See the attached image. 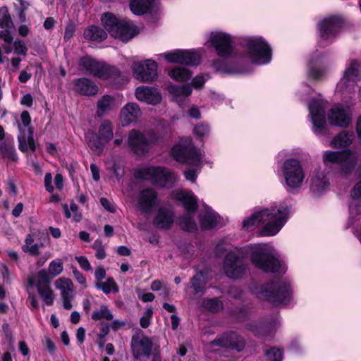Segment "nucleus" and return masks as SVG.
<instances>
[{
  "instance_id": "a19ab883",
  "label": "nucleus",
  "mask_w": 361,
  "mask_h": 361,
  "mask_svg": "<svg viewBox=\"0 0 361 361\" xmlns=\"http://www.w3.org/2000/svg\"><path fill=\"white\" fill-rule=\"evenodd\" d=\"M206 283L207 281L202 272L200 271L197 273L191 279V285L194 290V295L203 293L205 290Z\"/></svg>"
},
{
  "instance_id": "f03ea898",
  "label": "nucleus",
  "mask_w": 361,
  "mask_h": 361,
  "mask_svg": "<svg viewBox=\"0 0 361 361\" xmlns=\"http://www.w3.org/2000/svg\"><path fill=\"white\" fill-rule=\"evenodd\" d=\"M252 292L258 298L275 305L286 303L289 300L290 295L289 283L281 281L268 283L263 286H254Z\"/></svg>"
},
{
  "instance_id": "774afa93",
  "label": "nucleus",
  "mask_w": 361,
  "mask_h": 361,
  "mask_svg": "<svg viewBox=\"0 0 361 361\" xmlns=\"http://www.w3.org/2000/svg\"><path fill=\"white\" fill-rule=\"evenodd\" d=\"M20 118H21L23 124L25 127H27L30 126V122H31V118H30V115L28 111H23L20 115Z\"/></svg>"
},
{
  "instance_id": "cd10ccee",
  "label": "nucleus",
  "mask_w": 361,
  "mask_h": 361,
  "mask_svg": "<svg viewBox=\"0 0 361 361\" xmlns=\"http://www.w3.org/2000/svg\"><path fill=\"white\" fill-rule=\"evenodd\" d=\"M173 222L171 211L161 208L154 219V224L160 228H169Z\"/></svg>"
},
{
  "instance_id": "c756f323",
  "label": "nucleus",
  "mask_w": 361,
  "mask_h": 361,
  "mask_svg": "<svg viewBox=\"0 0 361 361\" xmlns=\"http://www.w3.org/2000/svg\"><path fill=\"white\" fill-rule=\"evenodd\" d=\"M353 202L350 206V212L351 215L361 214V180L358 182L353 188L351 192Z\"/></svg>"
},
{
  "instance_id": "72a5a7b5",
  "label": "nucleus",
  "mask_w": 361,
  "mask_h": 361,
  "mask_svg": "<svg viewBox=\"0 0 361 361\" xmlns=\"http://www.w3.org/2000/svg\"><path fill=\"white\" fill-rule=\"evenodd\" d=\"M118 28L116 35H114V37L122 41H128L136 35L133 26L126 21H121Z\"/></svg>"
},
{
  "instance_id": "680f3d73",
  "label": "nucleus",
  "mask_w": 361,
  "mask_h": 361,
  "mask_svg": "<svg viewBox=\"0 0 361 361\" xmlns=\"http://www.w3.org/2000/svg\"><path fill=\"white\" fill-rule=\"evenodd\" d=\"M75 259L85 271H90L92 269L91 264L86 257L78 256L75 257Z\"/></svg>"
},
{
  "instance_id": "4d7b16f0",
  "label": "nucleus",
  "mask_w": 361,
  "mask_h": 361,
  "mask_svg": "<svg viewBox=\"0 0 361 361\" xmlns=\"http://www.w3.org/2000/svg\"><path fill=\"white\" fill-rule=\"evenodd\" d=\"M102 139L98 136L97 137H93L89 140V145L92 149L98 150V153H100L104 148V144Z\"/></svg>"
},
{
  "instance_id": "1a4fd4ad",
  "label": "nucleus",
  "mask_w": 361,
  "mask_h": 361,
  "mask_svg": "<svg viewBox=\"0 0 361 361\" xmlns=\"http://www.w3.org/2000/svg\"><path fill=\"white\" fill-rule=\"evenodd\" d=\"M223 268L227 276L236 279L243 275L245 264L242 256L235 251H230L226 254Z\"/></svg>"
},
{
  "instance_id": "3c124183",
  "label": "nucleus",
  "mask_w": 361,
  "mask_h": 361,
  "mask_svg": "<svg viewBox=\"0 0 361 361\" xmlns=\"http://www.w3.org/2000/svg\"><path fill=\"white\" fill-rule=\"evenodd\" d=\"M63 270V265L62 259H56L51 261L48 268V274H51L53 277L59 275Z\"/></svg>"
},
{
  "instance_id": "473e14b6",
  "label": "nucleus",
  "mask_w": 361,
  "mask_h": 361,
  "mask_svg": "<svg viewBox=\"0 0 361 361\" xmlns=\"http://www.w3.org/2000/svg\"><path fill=\"white\" fill-rule=\"evenodd\" d=\"M83 36L87 40L102 42L106 39L107 34L101 27L96 25H90L85 28Z\"/></svg>"
},
{
  "instance_id": "bb28decb",
  "label": "nucleus",
  "mask_w": 361,
  "mask_h": 361,
  "mask_svg": "<svg viewBox=\"0 0 361 361\" xmlns=\"http://www.w3.org/2000/svg\"><path fill=\"white\" fill-rule=\"evenodd\" d=\"M213 345H219L222 347H231L235 348L238 351L243 350L245 343L243 338L236 335H231L230 339L227 338H219L212 342Z\"/></svg>"
},
{
  "instance_id": "9b49d317",
  "label": "nucleus",
  "mask_w": 361,
  "mask_h": 361,
  "mask_svg": "<svg viewBox=\"0 0 361 361\" xmlns=\"http://www.w3.org/2000/svg\"><path fill=\"white\" fill-rule=\"evenodd\" d=\"M209 41L219 56L228 58L231 56L233 47L230 35L224 32H213L210 34Z\"/></svg>"
},
{
  "instance_id": "5701e85b",
  "label": "nucleus",
  "mask_w": 361,
  "mask_h": 361,
  "mask_svg": "<svg viewBox=\"0 0 361 361\" xmlns=\"http://www.w3.org/2000/svg\"><path fill=\"white\" fill-rule=\"evenodd\" d=\"M360 70L361 66L357 61H353L350 67L345 71L339 85H345L346 87L353 86L357 80H360Z\"/></svg>"
},
{
  "instance_id": "aec40b11",
  "label": "nucleus",
  "mask_w": 361,
  "mask_h": 361,
  "mask_svg": "<svg viewBox=\"0 0 361 361\" xmlns=\"http://www.w3.org/2000/svg\"><path fill=\"white\" fill-rule=\"evenodd\" d=\"M54 284L56 288L61 290L63 307L66 310H71L73 307L71 300L73 298L74 291L73 282L69 279L60 278L56 280Z\"/></svg>"
},
{
  "instance_id": "412c9836",
  "label": "nucleus",
  "mask_w": 361,
  "mask_h": 361,
  "mask_svg": "<svg viewBox=\"0 0 361 361\" xmlns=\"http://www.w3.org/2000/svg\"><path fill=\"white\" fill-rule=\"evenodd\" d=\"M35 233L28 234L25 240V245L22 247L25 252L29 253L32 256H38L40 255L39 248L44 247L49 242V238L47 233H42L40 235L42 242L40 243H34V236Z\"/></svg>"
},
{
  "instance_id": "6e6552de",
  "label": "nucleus",
  "mask_w": 361,
  "mask_h": 361,
  "mask_svg": "<svg viewBox=\"0 0 361 361\" xmlns=\"http://www.w3.org/2000/svg\"><path fill=\"white\" fill-rule=\"evenodd\" d=\"M247 47L256 63L263 64L270 61L271 50L269 46L261 38L248 39Z\"/></svg>"
},
{
  "instance_id": "603ef678",
  "label": "nucleus",
  "mask_w": 361,
  "mask_h": 361,
  "mask_svg": "<svg viewBox=\"0 0 361 361\" xmlns=\"http://www.w3.org/2000/svg\"><path fill=\"white\" fill-rule=\"evenodd\" d=\"M265 355L269 361H281L283 359L281 350L274 347L267 350Z\"/></svg>"
},
{
  "instance_id": "a211bd4d",
  "label": "nucleus",
  "mask_w": 361,
  "mask_h": 361,
  "mask_svg": "<svg viewBox=\"0 0 361 361\" xmlns=\"http://www.w3.org/2000/svg\"><path fill=\"white\" fill-rule=\"evenodd\" d=\"M309 110L312 116L313 130L316 134H321L326 127L324 110L321 103L316 99L311 100Z\"/></svg>"
},
{
  "instance_id": "0e129e2a",
  "label": "nucleus",
  "mask_w": 361,
  "mask_h": 361,
  "mask_svg": "<svg viewBox=\"0 0 361 361\" xmlns=\"http://www.w3.org/2000/svg\"><path fill=\"white\" fill-rule=\"evenodd\" d=\"M73 273L74 277L76 279V281L79 283H80V284L83 285L85 287H86V285H85L86 279L83 276V274L81 272H80L77 269H73Z\"/></svg>"
},
{
  "instance_id": "b1692460",
  "label": "nucleus",
  "mask_w": 361,
  "mask_h": 361,
  "mask_svg": "<svg viewBox=\"0 0 361 361\" xmlns=\"http://www.w3.org/2000/svg\"><path fill=\"white\" fill-rule=\"evenodd\" d=\"M141 115V111L136 103H128L124 106L120 113V118L124 125L136 121Z\"/></svg>"
},
{
  "instance_id": "37998d69",
  "label": "nucleus",
  "mask_w": 361,
  "mask_h": 361,
  "mask_svg": "<svg viewBox=\"0 0 361 361\" xmlns=\"http://www.w3.org/2000/svg\"><path fill=\"white\" fill-rule=\"evenodd\" d=\"M200 221L202 229L209 230L217 224V216L213 212H206L201 215Z\"/></svg>"
},
{
  "instance_id": "4468645a",
  "label": "nucleus",
  "mask_w": 361,
  "mask_h": 361,
  "mask_svg": "<svg viewBox=\"0 0 361 361\" xmlns=\"http://www.w3.org/2000/svg\"><path fill=\"white\" fill-rule=\"evenodd\" d=\"M164 58L169 62L197 66L201 61V55L197 51L176 50L164 54Z\"/></svg>"
},
{
  "instance_id": "5fc2aeb1",
  "label": "nucleus",
  "mask_w": 361,
  "mask_h": 361,
  "mask_svg": "<svg viewBox=\"0 0 361 361\" xmlns=\"http://www.w3.org/2000/svg\"><path fill=\"white\" fill-rule=\"evenodd\" d=\"M4 13L0 19V27L2 28H11L13 27V23L10 13L6 7L4 8Z\"/></svg>"
},
{
  "instance_id": "13d9d810",
  "label": "nucleus",
  "mask_w": 361,
  "mask_h": 361,
  "mask_svg": "<svg viewBox=\"0 0 361 361\" xmlns=\"http://www.w3.org/2000/svg\"><path fill=\"white\" fill-rule=\"evenodd\" d=\"M92 247L96 250L95 256L98 259H103L106 257V252L104 247L102 245L101 242L96 241L92 245Z\"/></svg>"
},
{
  "instance_id": "4c0bfd02",
  "label": "nucleus",
  "mask_w": 361,
  "mask_h": 361,
  "mask_svg": "<svg viewBox=\"0 0 361 361\" xmlns=\"http://www.w3.org/2000/svg\"><path fill=\"white\" fill-rule=\"evenodd\" d=\"M169 92L172 95L173 100L176 102H180L182 99L190 95L192 89L188 85L181 86L173 85L169 87Z\"/></svg>"
},
{
  "instance_id": "7c9ffc66",
  "label": "nucleus",
  "mask_w": 361,
  "mask_h": 361,
  "mask_svg": "<svg viewBox=\"0 0 361 361\" xmlns=\"http://www.w3.org/2000/svg\"><path fill=\"white\" fill-rule=\"evenodd\" d=\"M101 20L104 27L109 32L111 36L116 35V30L118 29L120 21L114 14L111 13H105L102 15Z\"/></svg>"
},
{
  "instance_id": "2eb2a0df",
  "label": "nucleus",
  "mask_w": 361,
  "mask_h": 361,
  "mask_svg": "<svg viewBox=\"0 0 361 361\" xmlns=\"http://www.w3.org/2000/svg\"><path fill=\"white\" fill-rule=\"evenodd\" d=\"M127 142L131 150L138 155L147 152L149 149L148 138L142 133L135 129L129 132Z\"/></svg>"
},
{
  "instance_id": "f257e3e1",
  "label": "nucleus",
  "mask_w": 361,
  "mask_h": 361,
  "mask_svg": "<svg viewBox=\"0 0 361 361\" xmlns=\"http://www.w3.org/2000/svg\"><path fill=\"white\" fill-rule=\"evenodd\" d=\"M288 212V207L285 205H280L279 207H274L271 209H263L244 220L243 227L252 229L257 224H265L260 231L261 235H274L281 229L286 222Z\"/></svg>"
},
{
  "instance_id": "bf43d9fd",
  "label": "nucleus",
  "mask_w": 361,
  "mask_h": 361,
  "mask_svg": "<svg viewBox=\"0 0 361 361\" xmlns=\"http://www.w3.org/2000/svg\"><path fill=\"white\" fill-rule=\"evenodd\" d=\"M194 133L200 138L207 137L209 133V128L205 125H198L194 128Z\"/></svg>"
},
{
  "instance_id": "9d476101",
  "label": "nucleus",
  "mask_w": 361,
  "mask_h": 361,
  "mask_svg": "<svg viewBox=\"0 0 361 361\" xmlns=\"http://www.w3.org/2000/svg\"><path fill=\"white\" fill-rule=\"evenodd\" d=\"M132 69L133 77L142 82H151L157 76V64L150 59L133 63Z\"/></svg>"
},
{
  "instance_id": "6ab92c4d",
  "label": "nucleus",
  "mask_w": 361,
  "mask_h": 361,
  "mask_svg": "<svg viewBox=\"0 0 361 361\" xmlns=\"http://www.w3.org/2000/svg\"><path fill=\"white\" fill-rule=\"evenodd\" d=\"M158 204L157 193L153 189H145L140 192L138 207L142 213L145 214H150L152 209Z\"/></svg>"
},
{
  "instance_id": "423d86ee",
  "label": "nucleus",
  "mask_w": 361,
  "mask_h": 361,
  "mask_svg": "<svg viewBox=\"0 0 361 361\" xmlns=\"http://www.w3.org/2000/svg\"><path fill=\"white\" fill-rule=\"evenodd\" d=\"M282 173L286 184L290 189H296L302 185L305 173L298 159H287L283 164Z\"/></svg>"
},
{
  "instance_id": "39448f33",
  "label": "nucleus",
  "mask_w": 361,
  "mask_h": 361,
  "mask_svg": "<svg viewBox=\"0 0 361 361\" xmlns=\"http://www.w3.org/2000/svg\"><path fill=\"white\" fill-rule=\"evenodd\" d=\"M135 177L150 181L160 186L171 185L176 180V175L169 169L161 166H147L138 169Z\"/></svg>"
},
{
  "instance_id": "ea45409f",
  "label": "nucleus",
  "mask_w": 361,
  "mask_h": 361,
  "mask_svg": "<svg viewBox=\"0 0 361 361\" xmlns=\"http://www.w3.org/2000/svg\"><path fill=\"white\" fill-rule=\"evenodd\" d=\"M114 99L111 96L105 95L97 102L98 116H103L108 111L111 109L114 105Z\"/></svg>"
},
{
  "instance_id": "09e8293b",
  "label": "nucleus",
  "mask_w": 361,
  "mask_h": 361,
  "mask_svg": "<svg viewBox=\"0 0 361 361\" xmlns=\"http://www.w3.org/2000/svg\"><path fill=\"white\" fill-rule=\"evenodd\" d=\"M96 287L99 289H102L106 294H109L111 291L115 293L118 292V287L112 278H108L104 282L97 283Z\"/></svg>"
},
{
  "instance_id": "e2e57ef3",
  "label": "nucleus",
  "mask_w": 361,
  "mask_h": 361,
  "mask_svg": "<svg viewBox=\"0 0 361 361\" xmlns=\"http://www.w3.org/2000/svg\"><path fill=\"white\" fill-rule=\"evenodd\" d=\"M101 204L109 212L114 213L116 212V208L114 205L111 204V202L105 197H102L100 199Z\"/></svg>"
},
{
  "instance_id": "69168bd1",
  "label": "nucleus",
  "mask_w": 361,
  "mask_h": 361,
  "mask_svg": "<svg viewBox=\"0 0 361 361\" xmlns=\"http://www.w3.org/2000/svg\"><path fill=\"white\" fill-rule=\"evenodd\" d=\"M51 183H52L51 174L49 173H46L45 176H44V185H45L47 190L49 192H51L54 190V187L52 186Z\"/></svg>"
},
{
  "instance_id": "2f4dec72",
  "label": "nucleus",
  "mask_w": 361,
  "mask_h": 361,
  "mask_svg": "<svg viewBox=\"0 0 361 361\" xmlns=\"http://www.w3.org/2000/svg\"><path fill=\"white\" fill-rule=\"evenodd\" d=\"M353 137L352 132L343 131L334 137L330 145L333 148L347 147L352 144Z\"/></svg>"
},
{
  "instance_id": "c9c22d12",
  "label": "nucleus",
  "mask_w": 361,
  "mask_h": 361,
  "mask_svg": "<svg viewBox=\"0 0 361 361\" xmlns=\"http://www.w3.org/2000/svg\"><path fill=\"white\" fill-rule=\"evenodd\" d=\"M0 154L2 158L8 161L16 160V149L12 139L6 138L0 142Z\"/></svg>"
},
{
  "instance_id": "dca6fc26",
  "label": "nucleus",
  "mask_w": 361,
  "mask_h": 361,
  "mask_svg": "<svg viewBox=\"0 0 361 361\" xmlns=\"http://www.w3.org/2000/svg\"><path fill=\"white\" fill-rule=\"evenodd\" d=\"M343 24V20L338 16L325 18L319 25L321 38L327 40L335 37Z\"/></svg>"
},
{
  "instance_id": "a18cd8bd",
  "label": "nucleus",
  "mask_w": 361,
  "mask_h": 361,
  "mask_svg": "<svg viewBox=\"0 0 361 361\" xmlns=\"http://www.w3.org/2000/svg\"><path fill=\"white\" fill-rule=\"evenodd\" d=\"M92 319L98 321L101 319H106L111 321L114 319V315L106 305H102L99 310L94 311L91 316Z\"/></svg>"
},
{
  "instance_id": "393cba45",
  "label": "nucleus",
  "mask_w": 361,
  "mask_h": 361,
  "mask_svg": "<svg viewBox=\"0 0 361 361\" xmlns=\"http://www.w3.org/2000/svg\"><path fill=\"white\" fill-rule=\"evenodd\" d=\"M74 90L80 94L92 96L98 92V87L90 80L82 78L73 81Z\"/></svg>"
},
{
  "instance_id": "20e7f679",
  "label": "nucleus",
  "mask_w": 361,
  "mask_h": 361,
  "mask_svg": "<svg viewBox=\"0 0 361 361\" xmlns=\"http://www.w3.org/2000/svg\"><path fill=\"white\" fill-rule=\"evenodd\" d=\"M324 163L338 164L340 173L346 176L351 173L358 161V154L349 149L342 152L325 151L322 156Z\"/></svg>"
},
{
  "instance_id": "864d4df0",
  "label": "nucleus",
  "mask_w": 361,
  "mask_h": 361,
  "mask_svg": "<svg viewBox=\"0 0 361 361\" xmlns=\"http://www.w3.org/2000/svg\"><path fill=\"white\" fill-rule=\"evenodd\" d=\"M75 30H76L75 24L73 21L69 20L67 23V25H66V27H65L64 35H63L64 41L65 42L70 41L74 37Z\"/></svg>"
},
{
  "instance_id": "0eeeda50",
  "label": "nucleus",
  "mask_w": 361,
  "mask_h": 361,
  "mask_svg": "<svg viewBox=\"0 0 361 361\" xmlns=\"http://www.w3.org/2000/svg\"><path fill=\"white\" fill-rule=\"evenodd\" d=\"M251 260L255 267L266 272H276L280 268L279 261L266 252L262 245H258L257 250L252 252Z\"/></svg>"
},
{
  "instance_id": "a878e982",
  "label": "nucleus",
  "mask_w": 361,
  "mask_h": 361,
  "mask_svg": "<svg viewBox=\"0 0 361 361\" xmlns=\"http://www.w3.org/2000/svg\"><path fill=\"white\" fill-rule=\"evenodd\" d=\"M120 75V71L115 66L104 62H99L94 76L100 79H116Z\"/></svg>"
},
{
  "instance_id": "052dcab7",
  "label": "nucleus",
  "mask_w": 361,
  "mask_h": 361,
  "mask_svg": "<svg viewBox=\"0 0 361 361\" xmlns=\"http://www.w3.org/2000/svg\"><path fill=\"white\" fill-rule=\"evenodd\" d=\"M0 39L6 44H11L13 42V37L8 29L0 30Z\"/></svg>"
},
{
  "instance_id": "de8ad7c7",
  "label": "nucleus",
  "mask_w": 361,
  "mask_h": 361,
  "mask_svg": "<svg viewBox=\"0 0 361 361\" xmlns=\"http://www.w3.org/2000/svg\"><path fill=\"white\" fill-rule=\"evenodd\" d=\"M169 75L177 81H186L191 78V73L188 68L181 67L172 69Z\"/></svg>"
},
{
  "instance_id": "8fccbe9b",
  "label": "nucleus",
  "mask_w": 361,
  "mask_h": 361,
  "mask_svg": "<svg viewBox=\"0 0 361 361\" xmlns=\"http://www.w3.org/2000/svg\"><path fill=\"white\" fill-rule=\"evenodd\" d=\"M37 292L42 300L47 305H52L54 300V292L51 289L50 286L46 288L37 290Z\"/></svg>"
},
{
  "instance_id": "f3484780",
  "label": "nucleus",
  "mask_w": 361,
  "mask_h": 361,
  "mask_svg": "<svg viewBox=\"0 0 361 361\" xmlns=\"http://www.w3.org/2000/svg\"><path fill=\"white\" fill-rule=\"evenodd\" d=\"M327 117L331 125L341 128L347 127L351 122V114L349 109L340 105L331 108Z\"/></svg>"
},
{
  "instance_id": "338daca9",
  "label": "nucleus",
  "mask_w": 361,
  "mask_h": 361,
  "mask_svg": "<svg viewBox=\"0 0 361 361\" xmlns=\"http://www.w3.org/2000/svg\"><path fill=\"white\" fill-rule=\"evenodd\" d=\"M110 325L109 324H104L99 331V333L98 334L97 336L99 339L104 338L106 336L108 335L110 330Z\"/></svg>"
},
{
  "instance_id": "c85d7f7f",
  "label": "nucleus",
  "mask_w": 361,
  "mask_h": 361,
  "mask_svg": "<svg viewBox=\"0 0 361 361\" xmlns=\"http://www.w3.org/2000/svg\"><path fill=\"white\" fill-rule=\"evenodd\" d=\"M28 284L30 286H36L37 290L49 286L50 279L47 271L42 269L37 274L29 276Z\"/></svg>"
},
{
  "instance_id": "f704fd0d",
  "label": "nucleus",
  "mask_w": 361,
  "mask_h": 361,
  "mask_svg": "<svg viewBox=\"0 0 361 361\" xmlns=\"http://www.w3.org/2000/svg\"><path fill=\"white\" fill-rule=\"evenodd\" d=\"M153 2L154 0H131L129 6L134 14L141 16L150 11Z\"/></svg>"
},
{
  "instance_id": "c03bdc74",
  "label": "nucleus",
  "mask_w": 361,
  "mask_h": 361,
  "mask_svg": "<svg viewBox=\"0 0 361 361\" xmlns=\"http://www.w3.org/2000/svg\"><path fill=\"white\" fill-rule=\"evenodd\" d=\"M99 61L94 60L89 56H84L80 59L79 66L81 70H85L90 74L94 75Z\"/></svg>"
},
{
  "instance_id": "79ce46f5",
  "label": "nucleus",
  "mask_w": 361,
  "mask_h": 361,
  "mask_svg": "<svg viewBox=\"0 0 361 361\" xmlns=\"http://www.w3.org/2000/svg\"><path fill=\"white\" fill-rule=\"evenodd\" d=\"M329 182L322 173L312 179L311 190L314 194L322 193L328 186Z\"/></svg>"
},
{
  "instance_id": "7ed1b4c3",
  "label": "nucleus",
  "mask_w": 361,
  "mask_h": 361,
  "mask_svg": "<svg viewBox=\"0 0 361 361\" xmlns=\"http://www.w3.org/2000/svg\"><path fill=\"white\" fill-rule=\"evenodd\" d=\"M176 200L180 201L187 213L180 216L178 224L181 229L188 232H194L197 229L194 214L198 208L197 199L192 192L178 190L173 192Z\"/></svg>"
},
{
  "instance_id": "ddd939ff",
  "label": "nucleus",
  "mask_w": 361,
  "mask_h": 361,
  "mask_svg": "<svg viewBox=\"0 0 361 361\" xmlns=\"http://www.w3.org/2000/svg\"><path fill=\"white\" fill-rule=\"evenodd\" d=\"M173 158L180 162L198 165L202 160V155L192 145L176 146L172 149Z\"/></svg>"
},
{
  "instance_id": "4be33fe9",
  "label": "nucleus",
  "mask_w": 361,
  "mask_h": 361,
  "mask_svg": "<svg viewBox=\"0 0 361 361\" xmlns=\"http://www.w3.org/2000/svg\"><path fill=\"white\" fill-rule=\"evenodd\" d=\"M136 98L149 104H159L161 100L160 93L154 88L141 86L138 87L135 90Z\"/></svg>"
},
{
  "instance_id": "49530a36",
  "label": "nucleus",
  "mask_w": 361,
  "mask_h": 361,
  "mask_svg": "<svg viewBox=\"0 0 361 361\" xmlns=\"http://www.w3.org/2000/svg\"><path fill=\"white\" fill-rule=\"evenodd\" d=\"M202 307L207 311L217 312L223 309V302L218 298L205 299Z\"/></svg>"
},
{
  "instance_id": "58836bf2",
  "label": "nucleus",
  "mask_w": 361,
  "mask_h": 361,
  "mask_svg": "<svg viewBox=\"0 0 361 361\" xmlns=\"http://www.w3.org/2000/svg\"><path fill=\"white\" fill-rule=\"evenodd\" d=\"M113 125L109 120H104L99 127L98 136L104 142H109L113 138Z\"/></svg>"
},
{
  "instance_id": "f8f14e48",
  "label": "nucleus",
  "mask_w": 361,
  "mask_h": 361,
  "mask_svg": "<svg viewBox=\"0 0 361 361\" xmlns=\"http://www.w3.org/2000/svg\"><path fill=\"white\" fill-rule=\"evenodd\" d=\"M153 347L152 341L141 331L136 332L131 338V350L135 358L149 357Z\"/></svg>"
},
{
  "instance_id": "e433bc0d",
  "label": "nucleus",
  "mask_w": 361,
  "mask_h": 361,
  "mask_svg": "<svg viewBox=\"0 0 361 361\" xmlns=\"http://www.w3.org/2000/svg\"><path fill=\"white\" fill-rule=\"evenodd\" d=\"M27 133V139L24 135H18L19 149L25 152L29 147L32 152H35L36 147L33 137V130L30 128H28Z\"/></svg>"
},
{
  "instance_id": "6e6d98bb",
  "label": "nucleus",
  "mask_w": 361,
  "mask_h": 361,
  "mask_svg": "<svg viewBox=\"0 0 361 361\" xmlns=\"http://www.w3.org/2000/svg\"><path fill=\"white\" fill-rule=\"evenodd\" d=\"M15 52L18 54L25 56L27 52V48L25 42L21 39H16L13 42Z\"/></svg>"
}]
</instances>
